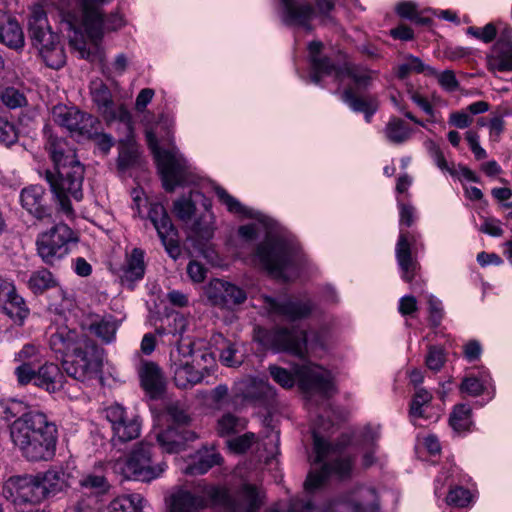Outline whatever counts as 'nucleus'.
Listing matches in <instances>:
<instances>
[{"label": "nucleus", "mask_w": 512, "mask_h": 512, "mask_svg": "<svg viewBox=\"0 0 512 512\" xmlns=\"http://www.w3.org/2000/svg\"><path fill=\"white\" fill-rule=\"evenodd\" d=\"M12 418L10 439L28 461H47L56 451L58 430L56 424L43 412L27 411L23 401L0 400V431Z\"/></svg>", "instance_id": "f257e3e1"}, {"label": "nucleus", "mask_w": 512, "mask_h": 512, "mask_svg": "<svg viewBox=\"0 0 512 512\" xmlns=\"http://www.w3.org/2000/svg\"><path fill=\"white\" fill-rule=\"evenodd\" d=\"M111 0H77L78 10L62 12L69 44L81 58L103 64L105 50L103 38L106 32L124 26L119 14L105 15L103 7Z\"/></svg>", "instance_id": "f03ea898"}, {"label": "nucleus", "mask_w": 512, "mask_h": 512, "mask_svg": "<svg viewBox=\"0 0 512 512\" xmlns=\"http://www.w3.org/2000/svg\"><path fill=\"white\" fill-rule=\"evenodd\" d=\"M46 150L54 163L55 172L47 171L45 178L60 211L72 217V200L79 202L83 198L84 167L77 160L75 151L62 138L50 134Z\"/></svg>", "instance_id": "7ed1b4c3"}, {"label": "nucleus", "mask_w": 512, "mask_h": 512, "mask_svg": "<svg viewBox=\"0 0 512 512\" xmlns=\"http://www.w3.org/2000/svg\"><path fill=\"white\" fill-rule=\"evenodd\" d=\"M263 493L255 486L244 484L233 499L223 488L210 486L204 495L184 489L173 492L168 501L169 512H258Z\"/></svg>", "instance_id": "20e7f679"}, {"label": "nucleus", "mask_w": 512, "mask_h": 512, "mask_svg": "<svg viewBox=\"0 0 512 512\" xmlns=\"http://www.w3.org/2000/svg\"><path fill=\"white\" fill-rule=\"evenodd\" d=\"M49 343L55 353L72 356V360L63 363L70 377L86 382L99 376L103 350L86 335L62 326L51 334Z\"/></svg>", "instance_id": "39448f33"}, {"label": "nucleus", "mask_w": 512, "mask_h": 512, "mask_svg": "<svg viewBox=\"0 0 512 512\" xmlns=\"http://www.w3.org/2000/svg\"><path fill=\"white\" fill-rule=\"evenodd\" d=\"M269 372L273 380L285 389L292 388L297 382L298 387L306 394L317 393L329 397L336 392L332 373L312 362L295 365L293 373L275 365L269 367Z\"/></svg>", "instance_id": "423d86ee"}, {"label": "nucleus", "mask_w": 512, "mask_h": 512, "mask_svg": "<svg viewBox=\"0 0 512 512\" xmlns=\"http://www.w3.org/2000/svg\"><path fill=\"white\" fill-rule=\"evenodd\" d=\"M254 260L274 278L286 281L296 272L295 264L300 260L298 246L269 232L258 246Z\"/></svg>", "instance_id": "0eeeda50"}, {"label": "nucleus", "mask_w": 512, "mask_h": 512, "mask_svg": "<svg viewBox=\"0 0 512 512\" xmlns=\"http://www.w3.org/2000/svg\"><path fill=\"white\" fill-rule=\"evenodd\" d=\"M28 32L45 64L60 69L66 62V54L59 36L51 30L43 6L36 4L30 9Z\"/></svg>", "instance_id": "6e6552de"}, {"label": "nucleus", "mask_w": 512, "mask_h": 512, "mask_svg": "<svg viewBox=\"0 0 512 512\" xmlns=\"http://www.w3.org/2000/svg\"><path fill=\"white\" fill-rule=\"evenodd\" d=\"M313 439L316 462L322 463L332 459L333 463H324L319 472H311L308 475L305 481V488L309 491L319 488L330 474L344 478L352 470V460L348 456L339 454L341 448L348 443V440L341 445H330L320 436V428L313 431Z\"/></svg>", "instance_id": "1a4fd4ad"}, {"label": "nucleus", "mask_w": 512, "mask_h": 512, "mask_svg": "<svg viewBox=\"0 0 512 512\" xmlns=\"http://www.w3.org/2000/svg\"><path fill=\"white\" fill-rule=\"evenodd\" d=\"M115 473L127 479L150 482L159 478L167 468L165 462H154L152 458V445L140 442L133 447L129 456L110 463Z\"/></svg>", "instance_id": "9d476101"}, {"label": "nucleus", "mask_w": 512, "mask_h": 512, "mask_svg": "<svg viewBox=\"0 0 512 512\" xmlns=\"http://www.w3.org/2000/svg\"><path fill=\"white\" fill-rule=\"evenodd\" d=\"M146 138L157 161L165 190L173 191L176 186L184 184L190 166L179 150L176 147L161 150L152 131L147 132Z\"/></svg>", "instance_id": "9b49d317"}, {"label": "nucleus", "mask_w": 512, "mask_h": 512, "mask_svg": "<svg viewBox=\"0 0 512 512\" xmlns=\"http://www.w3.org/2000/svg\"><path fill=\"white\" fill-rule=\"evenodd\" d=\"M77 240L67 224L58 223L37 236V253L44 263L54 265L69 254L70 245Z\"/></svg>", "instance_id": "f8f14e48"}, {"label": "nucleus", "mask_w": 512, "mask_h": 512, "mask_svg": "<svg viewBox=\"0 0 512 512\" xmlns=\"http://www.w3.org/2000/svg\"><path fill=\"white\" fill-rule=\"evenodd\" d=\"M257 339L267 348L276 352H287L297 357H303L308 351L306 333L299 329L260 330Z\"/></svg>", "instance_id": "ddd939ff"}, {"label": "nucleus", "mask_w": 512, "mask_h": 512, "mask_svg": "<svg viewBox=\"0 0 512 512\" xmlns=\"http://www.w3.org/2000/svg\"><path fill=\"white\" fill-rule=\"evenodd\" d=\"M51 117L55 124L72 134L87 138L96 134L97 119L74 106L57 104L52 108Z\"/></svg>", "instance_id": "4468645a"}, {"label": "nucleus", "mask_w": 512, "mask_h": 512, "mask_svg": "<svg viewBox=\"0 0 512 512\" xmlns=\"http://www.w3.org/2000/svg\"><path fill=\"white\" fill-rule=\"evenodd\" d=\"M148 217L155 227L166 252L171 258L176 260L181 255L178 232L172 224L166 209L160 203H151Z\"/></svg>", "instance_id": "2eb2a0df"}, {"label": "nucleus", "mask_w": 512, "mask_h": 512, "mask_svg": "<svg viewBox=\"0 0 512 512\" xmlns=\"http://www.w3.org/2000/svg\"><path fill=\"white\" fill-rule=\"evenodd\" d=\"M207 300L214 306L232 309L243 304L247 293L241 287L221 279L211 280L204 288Z\"/></svg>", "instance_id": "dca6fc26"}, {"label": "nucleus", "mask_w": 512, "mask_h": 512, "mask_svg": "<svg viewBox=\"0 0 512 512\" xmlns=\"http://www.w3.org/2000/svg\"><path fill=\"white\" fill-rule=\"evenodd\" d=\"M487 68L491 72L512 71V28L504 27L497 42L486 55Z\"/></svg>", "instance_id": "f3484780"}, {"label": "nucleus", "mask_w": 512, "mask_h": 512, "mask_svg": "<svg viewBox=\"0 0 512 512\" xmlns=\"http://www.w3.org/2000/svg\"><path fill=\"white\" fill-rule=\"evenodd\" d=\"M7 488L15 502L37 504L45 499L37 475L10 478Z\"/></svg>", "instance_id": "a211bd4d"}, {"label": "nucleus", "mask_w": 512, "mask_h": 512, "mask_svg": "<svg viewBox=\"0 0 512 512\" xmlns=\"http://www.w3.org/2000/svg\"><path fill=\"white\" fill-rule=\"evenodd\" d=\"M120 322L111 314L99 315L95 313L84 314L80 320L83 330L90 332L104 343H112Z\"/></svg>", "instance_id": "6ab92c4d"}, {"label": "nucleus", "mask_w": 512, "mask_h": 512, "mask_svg": "<svg viewBox=\"0 0 512 512\" xmlns=\"http://www.w3.org/2000/svg\"><path fill=\"white\" fill-rule=\"evenodd\" d=\"M314 15V9L308 3L297 0H281L280 18L288 26L311 31L310 22Z\"/></svg>", "instance_id": "aec40b11"}, {"label": "nucleus", "mask_w": 512, "mask_h": 512, "mask_svg": "<svg viewBox=\"0 0 512 512\" xmlns=\"http://www.w3.org/2000/svg\"><path fill=\"white\" fill-rule=\"evenodd\" d=\"M346 506H351L353 512H377L379 508L377 492L370 486L357 487L345 502L337 504L325 512H340Z\"/></svg>", "instance_id": "412c9836"}, {"label": "nucleus", "mask_w": 512, "mask_h": 512, "mask_svg": "<svg viewBox=\"0 0 512 512\" xmlns=\"http://www.w3.org/2000/svg\"><path fill=\"white\" fill-rule=\"evenodd\" d=\"M188 358L177 348L170 353V368L174 382L177 387L183 389L190 388L203 380L202 374L194 369L192 364L187 361Z\"/></svg>", "instance_id": "4be33fe9"}, {"label": "nucleus", "mask_w": 512, "mask_h": 512, "mask_svg": "<svg viewBox=\"0 0 512 512\" xmlns=\"http://www.w3.org/2000/svg\"><path fill=\"white\" fill-rule=\"evenodd\" d=\"M265 308L269 313L280 315L287 320H298L308 316L312 311V304L309 300H283L276 301L275 299L264 296Z\"/></svg>", "instance_id": "5701e85b"}, {"label": "nucleus", "mask_w": 512, "mask_h": 512, "mask_svg": "<svg viewBox=\"0 0 512 512\" xmlns=\"http://www.w3.org/2000/svg\"><path fill=\"white\" fill-rule=\"evenodd\" d=\"M119 124L126 132L125 139L120 140L121 148L118 156V167L124 170L133 165L138 157V150L132 135V117L126 108L120 109Z\"/></svg>", "instance_id": "b1692460"}, {"label": "nucleus", "mask_w": 512, "mask_h": 512, "mask_svg": "<svg viewBox=\"0 0 512 512\" xmlns=\"http://www.w3.org/2000/svg\"><path fill=\"white\" fill-rule=\"evenodd\" d=\"M20 203L23 209L39 220L51 215L47 204L46 191L41 185H30L22 189Z\"/></svg>", "instance_id": "393cba45"}, {"label": "nucleus", "mask_w": 512, "mask_h": 512, "mask_svg": "<svg viewBox=\"0 0 512 512\" xmlns=\"http://www.w3.org/2000/svg\"><path fill=\"white\" fill-rule=\"evenodd\" d=\"M90 95L98 111L107 121L119 120L120 109L124 107L120 106L117 110L115 109L112 94L101 79L91 81Z\"/></svg>", "instance_id": "a878e982"}, {"label": "nucleus", "mask_w": 512, "mask_h": 512, "mask_svg": "<svg viewBox=\"0 0 512 512\" xmlns=\"http://www.w3.org/2000/svg\"><path fill=\"white\" fill-rule=\"evenodd\" d=\"M0 43L16 51L25 46L22 27L14 17L4 11H0Z\"/></svg>", "instance_id": "bb28decb"}, {"label": "nucleus", "mask_w": 512, "mask_h": 512, "mask_svg": "<svg viewBox=\"0 0 512 512\" xmlns=\"http://www.w3.org/2000/svg\"><path fill=\"white\" fill-rule=\"evenodd\" d=\"M322 47L323 44L320 41H312L308 46L312 66L311 81L315 84H320L325 77L330 75L339 77L343 74V71L336 69V66L331 64L328 58L319 57Z\"/></svg>", "instance_id": "cd10ccee"}, {"label": "nucleus", "mask_w": 512, "mask_h": 512, "mask_svg": "<svg viewBox=\"0 0 512 512\" xmlns=\"http://www.w3.org/2000/svg\"><path fill=\"white\" fill-rule=\"evenodd\" d=\"M197 434L190 430L179 431L175 427H168L156 435V440L161 449L169 454L179 453L184 450L188 442L197 439Z\"/></svg>", "instance_id": "c85d7f7f"}, {"label": "nucleus", "mask_w": 512, "mask_h": 512, "mask_svg": "<svg viewBox=\"0 0 512 512\" xmlns=\"http://www.w3.org/2000/svg\"><path fill=\"white\" fill-rule=\"evenodd\" d=\"M395 255L401 270L402 279L406 282H411L419 269V263L412 256L411 243L409 242L407 233L400 232Z\"/></svg>", "instance_id": "c756f323"}, {"label": "nucleus", "mask_w": 512, "mask_h": 512, "mask_svg": "<svg viewBox=\"0 0 512 512\" xmlns=\"http://www.w3.org/2000/svg\"><path fill=\"white\" fill-rule=\"evenodd\" d=\"M185 357L196 371L202 374V378L208 375L215 365V357L206 349H194V344L190 341H184L176 347Z\"/></svg>", "instance_id": "7c9ffc66"}, {"label": "nucleus", "mask_w": 512, "mask_h": 512, "mask_svg": "<svg viewBox=\"0 0 512 512\" xmlns=\"http://www.w3.org/2000/svg\"><path fill=\"white\" fill-rule=\"evenodd\" d=\"M221 456L214 448H203L189 457L181 470L187 475H202L220 463Z\"/></svg>", "instance_id": "2f4dec72"}, {"label": "nucleus", "mask_w": 512, "mask_h": 512, "mask_svg": "<svg viewBox=\"0 0 512 512\" xmlns=\"http://www.w3.org/2000/svg\"><path fill=\"white\" fill-rule=\"evenodd\" d=\"M139 377L144 390L153 398L164 390V377L160 368L153 362H144L139 368Z\"/></svg>", "instance_id": "473e14b6"}, {"label": "nucleus", "mask_w": 512, "mask_h": 512, "mask_svg": "<svg viewBox=\"0 0 512 512\" xmlns=\"http://www.w3.org/2000/svg\"><path fill=\"white\" fill-rule=\"evenodd\" d=\"M64 375L57 364L45 362L37 368L35 386L54 393L63 387Z\"/></svg>", "instance_id": "72a5a7b5"}, {"label": "nucleus", "mask_w": 512, "mask_h": 512, "mask_svg": "<svg viewBox=\"0 0 512 512\" xmlns=\"http://www.w3.org/2000/svg\"><path fill=\"white\" fill-rule=\"evenodd\" d=\"M45 498L50 494H57L69 487V475L62 468H51L44 473L37 474Z\"/></svg>", "instance_id": "f704fd0d"}, {"label": "nucleus", "mask_w": 512, "mask_h": 512, "mask_svg": "<svg viewBox=\"0 0 512 512\" xmlns=\"http://www.w3.org/2000/svg\"><path fill=\"white\" fill-rule=\"evenodd\" d=\"M237 395L247 400H261L273 395L272 387L263 380L244 379L236 384Z\"/></svg>", "instance_id": "c9c22d12"}, {"label": "nucleus", "mask_w": 512, "mask_h": 512, "mask_svg": "<svg viewBox=\"0 0 512 512\" xmlns=\"http://www.w3.org/2000/svg\"><path fill=\"white\" fill-rule=\"evenodd\" d=\"M2 309L18 326H22L30 314L24 298L17 293L16 289L2 302Z\"/></svg>", "instance_id": "e433bc0d"}, {"label": "nucleus", "mask_w": 512, "mask_h": 512, "mask_svg": "<svg viewBox=\"0 0 512 512\" xmlns=\"http://www.w3.org/2000/svg\"><path fill=\"white\" fill-rule=\"evenodd\" d=\"M342 100L355 112L364 114L367 123L371 121L373 114L378 109V101L375 97H357L347 89L342 94Z\"/></svg>", "instance_id": "4c0bfd02"}, {"label": "nucleus", "mask_w": 512, "mask_h": 512, "mask_svg": "<svg viewBox=\"0 0 512 512\" xmlns=\"http://www.w3.org/2000/svg\"><path fill=\"white\" fill-rule=\"evenodd\" d=\"M145 273L144 252L135 248L127 256L126 264L123 268L122 281L134 282L141 279Z\"/></svg>", "instance_id": "58836bf2"}, {"label": "nucleus", "mask_w": 512, "mask_h": 512, "mask_svg": "<svg viewBox=\"0 0 512 512\" xmlns=\"http://www.w3.org/2000/svg\"><path fill=\"white\" fill-rule=\"evenodd\" d=\"M412 134L411 128L400 118H391L384 128L385 138L393 144L406 142Z\"/></svg>", "instance_id": "ea45409f"}, {"label": "nucleus", "mask_w": 512, "mask_h": 512, "mask_svg": "<svg viewBox=\"0 0 512 512\" xmlns=\"http://www.w3.org/2000/svg\"><path fill=\"white\" fill-rule=\"evenodd\" d=\"M214 191L220 203L226 207L228 212L242 217H256L251 209L242 205L238 199L230 195L224 188L216 186Z\"/></svg>", "instance_id": "a19ab883"}, {"label": "nucleus", "mask_w": 512, "mask_h": 512, "mask_svg": "<svg viewBox=\"0 0 512 512\" xmlns=\"http://www.w3.org/2000/svg\"><path fill=\"white\" fill-rule=\"evenodd\" d=\"M490 379V375L487 371H481L479 376H466L461 382L460 391L468 394L469 396H479L484 392Z\"/></svg>", "instance_id": "79ce46f5"}, {"label": "nucleus", "mask_w": 512, "mask_h": 512, "mask_svg": "<svg viewBox=\"0 0 512 512\" xmlns=\"http://www.w3.org/2000/svg\"><path fill=\"white\" fill-rule=\"evenodd\" d=\"M432 398V394L426 389L422 387L416 389L409 410V415L414 423L420 418H426L425 408L430 405Z\"/></svg>", "instance_id": "37998d69"}, {"label": "nucleus", "mask_w": 512, "mask_h": 512, "mask_svg": "<svg viewBox=\"0 0 512 512\" xmlns=\"http://www.w3.org/2000/svg\"><path fill=\"white\" fill-rule=\"evenodd\" d=\"M27 283L29 289L34 294H41L47 289L57 285V281L53 274L45 268L33 272Z\"/></svg>", "instance_id": "c03bdc74"}, {"label": "nucleus", "mask_w": 512, "mask_h": 512, "mask_svg": "<svg viewBox=\"0 0 512 512\" xmlns=\"http://www.w3.org/2000/svg\"><path fill=\"white\" fill-rule=\"evenodd\" d=\"M113 440L127 442L137 438L140 434V423L135 418L127 417L120 424L112 428Z\"/></svg>", "instance_id": "a18cd8bd"}, {"label": "nucleus", "mask_w": 512, "mask_h": 512, "mask_svg": "<svg viewBox=\"0 0 512 512\" xmlns=\"http://www.w3.org/2000/svg\"><path fill=\"white\" fill-rule=\"evenodd\" d=\"M143 497L131 494L117 497L109 505V512H141Z\"/></svg>", "instance_id": "49530a36"}, {"label": "nucleus", "mask_w": 512, "mask_h": 512, "mask_svg": "<svg viewBox=\"0 0 512 512\" xmlns=\"http://www.w3.org/2000/svg\"><path fill=\"white\" fill-rule=\"evenodd\" d=\"M449 422L456 432L468 431L472 425L471 408L466 404L455 406L450 415Z\"/></svg>", "instance_id": "de8ad7c7"}, {"label": "nucleus", "mask_w": 512, "mask_h": 512, "mask_svg": "<svg viewBox=\"0 0 512 512\" xmlns=\"http://www.w3.org/2000/svg\"><path fill=\"white\" fill-rule=\"evenodd\" d=\"M336 69L342 70L343 74L339 77H335L334 75H330L334 81L342 82L346 77L351 78L355 84L359 86H366L371 80V74L367 70L355 69L351 68L349 65L345 64L344 66H336Z\"/></svg>", "instance_id": "09e8293b"}, {"label": "nucleus", "mask_w": 512, "mask_h": 512, "mask_svg": "<svg viewBox=\"0 0 512 512\" xmlns=\"http://www.w3.org/2000/svg\"><path fill=\"white\" fill-rule=\"evenodd\" d=\"M0 100L9 109L20 108L27 103L25 95L11 86L0 87Z\"/></svg>", "instance_id": "8fccbe9b"}, {"label": "nucleus", "mask_w": 512, "mask_h": 512, "mask_svg": "<svg viewBox=\"0 0 512 512\" xmlns=\"http://www.w3.org/2000/svg\"><path fill=\"white\" fill-rule=\"evenodd\" d=\"M244 427L245 422L231 413L224 414L217 422V432L221 436L237 433Z\"/></svg>", "instance_id": "3c124183"}, {"label": "nucleus", "mask_w": 512, "mask_h": 512, "mask_svg": "<svg viewBox=\"0 0 512 512\" xmlns=\"http://www.w3.org/2000/svg\"><path fill=\"white\" fill-rule=\"evenodd\" d=\"M214 215L211 211H206L193 225L194 232L202 239L212 238L215 229Z\"/></svg>", "instance_id": "603ef678"}, {"label": "nucleus", "mask_w": 512, "mask_h": 512, "mask_svg": "<svg viewBox=\"0 0 512 512\" xmlns=\"http://www.w3.org/2000/svg\"><path fill=\"white\" fill-rule=\"evenodd\" d=\"M41 360L40 349L34 344H25L14 356V361L18 363L40 364Z\"/></svg>", "instance_id": "864d4df0"}, {"label": "nucleus", "mask_w": 512, "mask_h": 512, "mask_svg": "<svg viewBox=\"0 0 512 512\" xmlns=\"http://www.w3.org/2000/svg\"><path fill=\"white\" fill-rule=\"evenodd\" d=\"M428 150L431 157L433 158L437 167L443 171L449 173L451 176H458V171L454 165L450 166L446 161L441 149L434 142L428 143Z\"/></svg>", "instance_id": "5fc2aeb1"}, {"label": "nucleus", "mask_w": 512, "mask_h": 512, "mask_svg": "<svg viewBox=\"0 0 512 512\" xmlns=\"http://www.w3.org/2000/svg\"><path fill=\"white\" fill-rule=\"evenodd\" d=\"M38 364L33 363H19L15 368V375L20 385H27L33 383L35 385L37 377L36 366Z\"/></svg>", "instance_id": "6e6d98bb"}, {"label": "nucleus", "mask_w": 512, "mask_h": 512, "mask_svg": "<svg viewBox=\"0 0 512 512\" xmlns=\"http://www.w3.org/2000/svg\"><path fill=\"white\" fill-rule=\"evenodd\" d=\"M466 33L484 43H490L497 35V28L493 23H488L484 27L470 26Z\"/></svg>", "instance_id": "4d7b16f0"}, {"label": "nucleus", "mask_w": 512, "mask_h": 512, "mask_svg": "<svg viewBox=\"0 0 512 512\" xmlns=\"http://www.w3.org/2000/svg\"><path fill=\"white\" fill-rule=\"evenodd\" d=\"M472 495L469 490L463 487H455L451 489L446 498V502L449 505H454L459 508L466 507L470 504Z\"/></svg>", "instance_id": "13d9d810"}, {"label": "nucleus", "mask_w": 512, "mask_h": 512, "mask_svg": "<svg viewBox=\"0 0 512 512\" xmlns=\"http://www.w3.org/2000/svg\"><path fill=\"white\" fill-rule=\"evenodd\" d=\"M81 487L92 490L96 493H104L109 485L104 476L89 474L80 480Z\"/></svg>", "instance_id": "bf43d9fd"}, {"label": "nucleus", "mask_w": 512, "mask_h": 512, "mask_svg": "<svg viewBox=\"0 0 512 512\" xmlns=\"http://www.w3.org/2000/svg\"><path fill=\"white\" fill-rule=\"evenodd\" d=\"M173 211L180 220L188 221L194 214L195 205L191 198L182 197L174 202Z\"/></svg>", "instance_id": "052dcab7"}, {"label": "nucleus", "mask_w": 512, "mask_h": 512, "mask_svg": "<svg viewBox=\"0 0 512 512\" xmlns=\"http://www.w3.org/2000/svg\"><path fill=\"white\" fill-rule=\"evenodd\" d=\"M445 360V354L441 347H429L426 356V365L430 370L439 371L443 367Z\"/></svg>", "instance_id": "680f3d73"}, {"label": "nucleus", "mask_w": 512, "mask_h": 512, "mask_svg": "<svg viewBox=\"0 0 512 512\" xmlns=\"http://www.w3.org/2000/svg\"><path fill=\"white\" fill-rule=\"evenodd\" d=\"M255 438V434L245 433L239 437L228 440L227 445L230 450L236 453H243L251 447V445L255 442Z\"/></svg>", "instance_id": "e2e57ef3"}, {"label": "nucleus", "mask_w": 512, "mask_h": 512, "mask_svg": "<svg viewBox=\"0 0 512 512\" xmlns=\"http://www.w3.org/2000/svg\"><path fill=\"white\" fill-rule=\"evenodd\" d=\"M396 12L400 17L413 20L420 24H426L428 22L427 19L418 17L417 5L413 2L399 3L396 7Z\"/></svg>", "instance_id": "0e129e2a"}, {"label": "nucleus", "mask_w": 512, "mask_h": 512, "mask_svg": "<svg viewBox=\"0 0 512 512\" xmlns=\"http://www.w3.org/2000/svg\"><path fill=\"white\" fill-rule=\"evenodd\" d=\"M429 76L436 77L441 87L449 92H454L459 87V82L452 70H445L443 72L436 70L435 74H429Z\"/></svg>", "instance_id": "69168bd1"}, {"label": "nucleus", "mask_w": 512, "mask_h": 512, "mask_svg": "<svg viewBox=\"0 0 512 512\" xmlns=\"http://www.w3.org/2000/svg\"><path fill=\"white\" fill-rule=\"evenodd\" d=\"M105 417L111 424V428L120 424L128 417L126 410L118 403L112 404L105 409Z\"/></svg>", "instance_id": "338daca9"}, {"label": "nucleus", "mask_w": 512, "mask_h": 512, "mask_svg": "<svg viewBox=\"0 0 512 512\" xmlns=\"http://www.w3.org/2000/svg\"><path fill=\"white\" fill-rule=\"evenodd\" d=\"M479 230L482 233L488 234L493 237H500L503 235V229L499 220L494 218H485Z\"/></svg>", "instance_id": "774afa93"}]
</instances>
